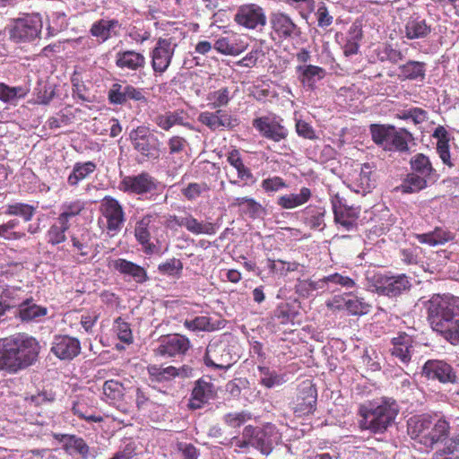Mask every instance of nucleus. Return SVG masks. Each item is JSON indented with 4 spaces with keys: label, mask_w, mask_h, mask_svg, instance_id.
<instances>
[{
    "label": "nucleus",
    "mask_w": 459,
    "mask_h": 459,
    "mask_svg": "<svg viewBox=\"0 0 459 459\" xmlns=\"http://www.w3.org/2000/svg\"><path fill=\"white\" fill-rule=\"evenodd\" d=\"M40 351L39 342L32 336L17 333L0 339V369L17 373L32 365Z\"/></svg>",
    "instance_id": "f257e3e1"
},
{
    "label": "nucleus",
    "mask_w": 459,
    "mask_h": 459,
    "mask_svg": "<svg viewBox=\"0 0 459 459\" xmlns=\"http://www.w3.org/2000/svg\"><path fill=\"white\" fill-rule=\"evenodd\" d=\"M428 314L434 331L451 344L459 343V298L433 296L429 301Z\"/></svg>",
    "instance_id": "f03ea898"
},
{
    "label": "nucleus",
    "mask_w": 459,
    "mask_h": 459,
    "mask_svg": "<svg viewBox=\"0 0 459 459\" xmlns=\"http://www.w3.org/2000/svg\"><path fill=\"white\" fill-rule=\"evenodd\" d=\"M398 412V405L392 399L360 405L359 427L375 434L384 433L393 424Z\"/></svg>",
    "instance_id": "7ed1b4c3"
},
{
    "label": "nucleus",
    "mask_w": 459,
    "mask_h": 459,
    "mask_svg": "<svg viewBox=\"0 0 459 459\" xmlns=\"http://www.w3.org/2000/svg\"><path fill=\"white\" fill-rule=\"evenodd\" d=\"M449 423L444 419L433 420L427 416L411 418L408 433L412 439L427 447L443 442L449 434Z\"/></svg>",
    "instance_id": "20e7f679"
},
{
    "label": "nucleus",
    "mask_w": 459,
    "mask_h": 459,
    "mask_svg": "<svg viewBox=\"0 0 459 459\" xmlns=\"http://www.w3.org/2000/svg\"><path fill=\"white\" fill-rule=\"evenodd\" d=\"M42 26V19L39 13H27L13 19L7 30L13 41L30 42L39 37Z\"/></svg>",
    "instance_id": "39448f33"
},
{
    "label": "nucleus",
    "mask_w": 459,
    "mask_h": 459,
    "mask_svg": "<svg viewBox=\"0 0 459 459\" xmlns=\"http://www.w3.org/2000/svg\"><path fill=\"white\" fill-rule=\"evenodd\" d=\"M245 436L251 439L252 447L266 456L273 452V448L281 440V433L272 424H266L262 428L247 425L245 427Z\"/></svg>",
    "instance_id": "423d86ee"
},
{
    "label": "nucleus",
    "mask_w": 459,
    "mask_h": 459,
    "mask_svg": "<svg viewBox=\"0 0 459 459\" xmlns=\"http://www.w3.org/2000/svg\"><path fill=\"white\" fill-rule=\"evenodd\" d=\"M130 140L134 149L149 160H157L160 155V142L148 126H140L132 130Z\"/></svg>",
    "instance_id": "0eeeda50"
},
{
    "label": "nucleus",
    "mask_w": 459,
    "mask_h": 459,
    "mask_svg": "<svg viewBox=\"0 0 459 459\" xmlns=\"http://www.w3.org/2000/svg\"><path fill=\"white\" fill-rule=\"evenodd\" d=\"M266 15L264 9L255 4L240 5L234 15V22L247 30H263L266 25Z\"/></svg>",
    "instance_id": "6e6552de"
},
{
    "label": "nucleus",
    "mask_w": 459,
    "mask_h": 459,
    "mask_svg": "<svg viewBox=\"0 0 459 459\" xmlns=\"http://www.w3.org/2000/svg\"><path fill=\"white\" fill-rule=\"evenodd\" d=\"M158 182L147 172L134 176H126L119 184V189L125 193L144 195L157 189Z\"/></svg>",
    "instance_id": "1a4fd4ad"
},
{
    "label": "nucleus",
    "mask_w": 459,
    "mask_h": 459,
    "mask_svg": "<svg viewBox=\"0 0 459 459\" xmlns=\"http://www.w3.org/2000/svg\"><path fill=\"white\" fill-rule=\"evenodd\" d=\"M100 210L106 220L108 230L113 234L118 232L125 222V212L119 202L111 196H105Z\"/></svg>",
    "instance_id": "9d476101"
},
{
    "label": "nucleus",
    "mask_w": 459,
    "mask_h": 459,
    "mask_svg": "<svg viewBox=\"0 0 459 459\" xmlns=\"http://www.w3.org/2000/svg\"><path fill=\"white\" fill-rule=\"evenodd\" d=\"M176 45L170 39H159L152 51V67L154 73L162 74L169 66Z\"/></svg>",
    "instance_id": "9b49d317"
},
{
    "label": "nucleus",
    "mask_w": 459,
    "mask_h": 459,
    "mask_svg": "<svg viewBox=\"0 0 459 459\" xmlns=\"http://www.w3.org/2000/svg\"><path fill=\"white\" fill-rule=\"evenodd\" d=\"M316 389L310 381H305L299 386V392L293 402V411L298 416L312 413L316 404Z\"/></svg>",
    "instance_id": "f8f14e48"
},
{
    "label": "nucleus",
    "mask_w": 459,
    "mask_h": 459,
    "mask_svg": "<svg viewBox=\"0 0 459 459\" xmlns=\"http://www.w3.org/2000/svg\"><path fill=\"white\" fill-rule=\"evenodd\" d=\"M422 375L428 379L437 380L440 383L454 384L457 376L453 368L444 360L429 359L422 367Z\"/></svg>",
    "instance_id": "ddd939ff"
},
{
    "label": "nucleus",
    "mask_w": 459,
    "mask_h": 459,
    "mask_svg": "<svg viewBox=\"0 0 459 459\" xmlns=\"http://www.w3.org/2000/svg\"><path fill=\"white\" fill-rule=\"evenodd\" d=\"M409 287L410 281L404 274L397 276L378 275L375 284L377 292L386 296H397Z\"/></svg>",
    "instance_id": "4468645a"
},
{
    "label": "nucleus",
    "mask_w": 459,
    "mask_h": 459,
    "mask_svg": "<svg viewBox=\"0 0 459 459\" xmlns=\"http://www.w3.org/2000/svg\"><path fill=\"white\" fill-rule=\"evenodd\" d=\"M51 351L60 359H73L81 351L78 339L68 335H57L52 342Z\"/></svg>",
    "instance_id": "2eb2a0df"
},
{
    "label": "nucleus",
    "mask_w": 459,
    "mask_h": 459,
    "mask_svg": "<svg viewBox=\"0 0 459 459\" xmlns=\"http://www.w3.org/2000/svg\"><path fill=\"white\" fill-rule=\"evenodd\" d=\"M253 126L264 137L274 142L284 140L288 135V130L283 126L267 117L255 119Z\"/></svg>",
    "instance_id": "dca6fc26"
},
{
    "label": "nucleus",
    "mask_w": 459,
    "mask_h": 459,
    "mask_svg": "<svg viewBox=\"0 0 459 459\" xmlns=\"http://www.w3.org/2000/svg\"><path fill=\"white\" fill-rule=\"evenodd\" d=\"M231 355L228 351L226 343L222 342H210L206 349V364L216 368H223L231 365Z\"/></svg>",
    "instance_id": "f3484780"
},
{
    "label": "nucleus",
    "mask_w": 459,
    "mask_h": 459,
    "mask_svg": "<svg viewBox=\"0 0 459 459\" xmlns=\"http://www.w3.org/2000/svg\"><path fill=\"white\" fill-rule=\"evenodd\" d=\"M198 121L212 131L220 128H232L236 126V119L221 109H216L214 112H201Z\"/></svg>",
    "instance_id": "a211bd4d"
},
{
    "label": "nucleus",
    "mask_w": 459,
    "mask_h": 459,
    "mask_svg": "<svg viewBox=\"0 0 459 459\" xmlns=\"http://www.w3.org/2000/svg\"><path fill=\"white\" fill-rule=\"evenodd\" d=\"M188 349L189 340L182 335L175 334L163 339L155 352L162 357H173L185 353Z\"/></svg>",
    "instance_id": "6ab92c4d"
},
{
    "label": "nucleus",
    "mask_w": 459,
    "mask_h": 459,
    "mask_svg": "<svg viewBox=\"0 0 459 459\" xmlns=\"http://www.w3.org/2000/svg\"><path fill=\"white\" fill-rule=\"evenodd\" d=\"M391 342L393 345L392 356L397 358L402 363L408 364L413 352L414 341L412 337L405 333H400L398 336L392 339Z\"/></svg>",
    "instance_id": "aec40b11"
},
{
    "label": "nucleus",
    "mask_w": 459,
    "mask_h": 459,
    "mask_svg": "<svg viewBox=\"0 0 459 459\" xmlns=\"http://www.w3.org/2000/svg\"><path fill=\"white\" fill-rule=\"evenodd\" d=\"M171 221L177 225L185 227L188 231L195 235H214L216 233L215 224L208 221H198L192 215L185 217L171 216Z\"/></svg>",
    "instance_id": "412c9836"
},
{
    "label": "nucleus",
    "mask_w": 459,
    "mask_h": 459,
    "mask_svg": "<svg viewBox=\"0 0 459 459\" xmlns=\"http://www.w3.org/2000/svg\"><path fill=\"white\" fill-rule=\"evenodd\" d=\"M374 170L372 166L365 163L361 166L358 174H355L351 181V188L361 195H365L375 186Z\"/></svg>",
    "instance_id": "4be33fe9"
},
{
    "label": "nucleus",
    "mask_w": 459,
    "mask_h": 459,
    "mask_svg": "<svg viewBox=\"0 0 459 459\" xmlns=\"http://www.w3.org/2000/svg\"><path fill=\"white\" fill-rule=\"evenodd\" d=\"M112 266L121 274L131 277L137 283H143L149 279L146 270L131 261L123 258L115 259L112 261Z\"/></svg>",
    "instance_id": "5701e85b"
},
{
    "label": "nucleus",
    "mask_w": 459,
    "mask_h": 459,
    "mask_svg": "<svg viewBox=\"0 0 459 459\" xmlns=\"http://www.w3.org/2000/svg\"><path fill=\"white\" fill-rule=\"evenodd\" d=\"M146 64L143 54L134 50L118 51L116 54V65L122 70L137 71Z\"/></svg>",
    "instance_id": "b1692460"
},
{
    "label": "nucleus",
    "mask_w": 459,
    "mask_h": 459,
    "mask_svg": "<svg viewBox=\"0 0 459 459\" xmlns=\"http://www.w3.org/2000/svg\"><path fill=\"white\" fill-rule=\"evenodd\" d=\"M333 213L334 221L342 226L345 230H350L356 225L359 212L354 207L334 204Z\"/></svg>",
    "instance_id": "393cba45"
},
{
    "label": "nucleus",
    "mask_w": 459,
    "mask_h": 459,
    "mask_svg": "<svg viewBox=\"0 0 459 459\" xmlns=\"http://www.w3.org/2000/svg\"><path fill=\"white\" fill-rule=\"evenodd\" d=\"M152 221V216L146 215L136 222L134 228V236L146 253H152L155 248V246L150 242L151 233L149 229Z\"/></svg>",
    "instance_id": "a878e982"
},
{
    "label": "nucleus",
    "mask_w": 459,
    "mask_h": 459,
    "mask_svg": "<svg viewBox=\"0 0 459 459\" xmlns=\"http://www.w3.org/2000/svg\"><path fill=\"white\" fill-rule=\"evenodd\" d=\"M54 437L64 443V448L69 453H77L86 458L89 453V446L82 437L74 435L54 434Z\"/></svg>",
    "instance_id": "bb28decb"
},
{
    "label": "nucleus",
    "mask_w": 459,
    "mask_h": 459,
    "mask_svg": "<svg viewBox=\"0 0 459 459\" xmlns=\"http://www.w3.org/2000/svg\"><path fill=\"white\" fill-rule=\"evenodd\" d=\"M47 313V307L37 305L32 299H27L19 305L17 316L22 322H29L45 316Z\"/></svg>",
    "instance_id": "cd10ccee"
},
{
    "label": "nucleus",
    "mask_w": 459,
    "mask_h": 459,
    "mask_svg": "<svg viewBox=\"0 0 459 459\" xmlns=\"http://www.w3.org/2000/svg\"><path fill=\"white\" fill-rule=\"evenodd\" d=\"M212 396V385L205 381L199 380L192 391L189 406L192 409H199Z\"/></svg>",
    "instance_id": "c85d7f7f"
},
{
    "label": "nucleus",
    "mask_w": 459,
    "mask_h": 459,
    "mask_svg": "<svg viewBox=\"0 0 459 459\" xmlns=\"http://www.w3.org/2000/svg\"><path fill=\"white\" fill-rule=\"evenodd\" d=\"M311 190L307 187H301L299 194H289L278 198L277 204L283 209L290 210L306 204L311 197Z\"/></svg>",
    "instance_id": "c756f323"
},
{
    "label": "nucleus",
    "mask_w": 459,
    "mask_h": 459,
    "mask_svg": "<svg viewBox=\"0 0 459 459\" xmlns=\"http://www.w3.org/2000/svg\"><path fill=\"white\" fill-rule=\"evenodd\" d=\"M404 31L409 39H423L430 34L431 27L423 19L411 18L405 24Z\"/></svg>",
    "instance_id": "7c9ffc66"
},
{
    "label": "nucleus",
    "mask_w": 459,
    "mask_h": 459,
    "mask_svg": "<svg viewBox=\"0 0 459 459\" xmlns=\"http://www.w3.org/2000/svg\"><path fill=\"white\" fill-rule=\"evenodd\" d=\"M227 160L237 170L238 178L245 181L246 185L254 184L256 181L251 170L244 165L238 151L233 150L229 152Z\"/></svg>",
    "instance_id": "2f4dec72"
},
{
    "label": "nucleus",
    "mask_w": 459,
    "mask_h": 459,
    "mask_svg": "<svg viewBox=\"0 0 459 459\" xmlns=\"http://www.w3.org/2000/svg\"><path fill=\"white\" fill-rule=\"evenodd\" d=\"M299 79L303 85L312 87L314 83L325 75V71L320 66L306 65L297 66Z\"/></svg>",
    "instance_id": "473e14b6"
},
{
    "label": "nucleus",
    "mask_w": 459,
    "mask_h": 459,
    "mask_svg": "<svg viewBox=\"0 0 459 459\" xmlns=\"http://www.w3.org/2000/svg\"><path fill=\"white\" fill-rule=\"evenodd\" d=\"M96 164L92 161L76 162L74 165L71 174L68 176V185L71 186H78L79 182L92 174L96 170Z\"/></svg>",
    "instance_id": "72a5a7b5"
},
{
    "label": "nucleus",
    "mask_w": 459,
    "mask_h": 459,
    "mask_svg": "<svg viewBox=\"0 0 459 459\" xmlns=\"http://www.w3.org/2000/svg\"><path fill=\"white\" fill-rule=\"evenodd\" d=\"M271 22L274 31L284 38L290 37L296 30V24L287 14L282 13H274Z\"/></svg>",
    "instance_id": "f704fd0d"
},
{
    "label": "nucleus",
    "mask_w": 459,
    "mask_h": 459,
    "mask_svg": "<svg viewBox=\"0 0 459 459\" xmlns=\"http://www.w3.org/2000/svg\"><path fill=\"white\" fill-rule=\"evenodd\" d=\"M417 239L422 244L429 246L444 245L445 243L452 240L454 236L451 232L436 228L433 231L417 235Z\"/></svg>",
    "instance_id": "c9c22d12"
},
{
    "label": "nucleus",
    "mask_w": 459,
    "mask_h": 459,
    "mask_svg": "<svg viewBox=\"0 0 459 459\" xmlns=\"http://www.w3.org/2000/svg\"><path fill=\"white\" fill-rule=\"evenodd\" d=\"M389 147L386 150L404 152L408 150V143L412 140V135L405 129L396 130L394 127L390 135Z\"/></svg>",
    "instance_id": "e433bc0d"
},
{
    "label": "nucleus",
    "mask_w": 459,
    "mask_h": 459,
    "mask_svg": "<svg viewBox=\"0 0 459 459\" xmlns=\"http://www.w3.org/2000/svg\"><path fill=\"white\" fill-rule=\"evenodd\" d=\"M28 92L29 90L24 87H10L4 82H0V100L3 102L15 104L18 100L24 98Z\"/></svg>",
    "instance_id": "4c0bfd02"
},
{
    "label": "nucleus",
    "mask_w": 459,
    "mask_h": 459,
    "mask_svg": "<svg viewBox=\"0 0 459 459\" xmlns=\"http://www.w3.org/2000/svg\"><path fill=\"white\" fill-rule=\"evenodd\" d=\"M117 25L115 20L101 19L95 22L91 28V34L98 38L101 42L108 40L111 37V30Z\"/></svg>",
    "instance_id": "58836bf2"
},
{
    "label": "nucleus",
    "mask_w": 459,
    "mask_h": 459,
    "mask_svg": "<svg viewBox=\"0 0 459 459\" xmlns=\"http://www.w3.org/2000/svg\"><path fill=\"white\" fill-rule=\"evenodd\" d=\"M430 178L420 174L411 173L407 176L404 182L398 187L403 193L418 192L427 186V181Z\"/></svg>",
    "instance_id": "ea45409f"
},
{
    "label": "nucleus",
    "mask_w": 459,
    "mask_h": 459,
    "mask_svg": "<svg viewBox=\"0 0 459 459\" xmlns=\"http://www.w3.org/2000/svg\"><path fill=\"white\" fill-rule=\"evenodd\" d=\"M410 163L413 173L431 178L434 169L427 156L422 153H417L411 157Z\"/></svg>",
    "instance_id": "a19ab883"
},
{
    "label": "nucleus",
    "mask_w": 459,
    "mask_h": 459,
    "mask_svg": "<svg viewBox=\"0 0 459 459\" xmlns=\"http://www.w3.org/2000/svg\"><path fill=\"white\" fill-rule=\"evenodd\" d=\"M230 90L228 88H221L217 91H210L206 96L208 106L213 109H220L226 107L231 100Z\"/></svg>",
    "instance_id": "79ce46f5"
},
{
    "label": "nucleus",
    "mask_w": 459,
    "mask_h": 459,
    "mask_svg": "<svg viewBox=\"0 0 459 459\" xmlns=\"http://www.w3.org/2000/svg\"><path fill=\"white\" fill-rule=\"evenodd\" d=\"M394 126L383 125H371L370 134L375 143L382 146L385 150L389 147L390 135Z\"/></svg>",
    "instance_id": "37998d69"
},
{
    "label": "nucleus",
    "mask_w": 459,
    "mask_h": 459,
    "mask_svg": "<svg viewBox=\"0 0 459 459\" xmlns=\"http://www.w3.org/2000/svg\"><path fill=\"white\" fill-rule=\"evenodd\" d=\"M400 75L404 79H423L425 76V64L418 61H409L399 67Z\"/></svg>",
    "instance_id": "c03bdc74"
},
{
    "label": "nucleus",
    "mask_w": 459,
    "mask_h": 459,
    "mask_svg": "<svg viewBox=\"0 0 459 459\" xmlns=\"http://www.w3.org/2000/svg\"><path fill=\"white\" fill-rule=\"evenodd\" d=\"M84 209V203L81 200L65 202L61 206V213L58 218L60 221L69 223V220L81 213Z\"/></svg>",
    "instance_id": "a18cd8bd"
},
{
    "label": "nucleus",
    "mask_w": 459,
    "mask_h": 459,
    "mask_svg": "<svg viewBox=\"0 0 459 459\" xmlns=\"http://www.w3.org/2000/svg\"><path fill=\"white\" fill-rule=\"evenodd\" d=\"M70 228V223L64 222L57 219L56 223L53 224L48 232V243L57 245L65 241V231Z\"/></svg>",
    "instance_id": "49530a36"
},
{
    "label": "nucleus",
    "mask_w": 459,
    "mask_h": 459,
    "mask_svg": "<svg viewBox=\"0 0 459 459\" xmlns=\"http://www.w3.org/2000/svg\"><path fill=\"white\" fill-rule=\"evenodd\" d=\"M184 117H182V113L178 111L168 112L155 117L156 125L166 131L169 130L175 125H182Z\"/></svg>",
    "instance_id": "de8ad7c7"
},
{
    "label": "nucleus",
    "mask_w": 459,
    "mask_h": 459,
    "mask_svg": "<svg viewBox=\"0 0 459 459\" xmlns=\"http://www.w3.org/2000/svg\"><path fill=\"white\" fill-rule=\"evenodd\" d=\"M129 84L127 83H114L108 90V100L112 104L123 105L127 101V92Z\"/></svg>",
    "instance_id": "09e8293b"
},
{
    "label": "nucleus",
    "mask_w": 459,
    "mask_h": 459,
    "mask_svg": "<svg viewBox=\"0 0 459 459\" xmlns=\"http://www.w3.org/2000/svg\"><path fill=\"white\" fill-rule=\"evenodd\" d=\"M125 387L117 380H107L103 385V394L111 402L120 401L124 396Z\"/></svg>",
    "instance_id": "8fccbe9b"
},
{
    "label": "nucleus",
    "mask_w": 459,
    "mask_h": 459,
    "mask_svg": "<svg viewBox=\"0 0 459 459\" xmlns=\"http://www.w3.org/2000/svg\"><path fill=\"white\" fill-rule=\"evenodd\" d=\"M258 368L261 373L260 382L265 387L273 388L281 385L284 382V379L281 376L276 374L275 372L270 371L268 368L259 367Z\"/></svg>",
    "instance_id": "3c124183"
},
{
    "label": "nucleus",
    "mask_w": 459,
    "mask_h": 459,
    "mask_svg": "<svg viewBox=\"0 0 459 459\" xmlns=\"http://www.w3.org/2000/svg\"><path fill=\"white\" fill-rule=\"evenodd\" d=\"M214 48L223 55L237 56L244 51L246 48L238 47L236 44L231 43L228 38H220L215 41Z\"/></svg>",
    "instance_id": "603ef678"
},
{
    "label": "nucleus",
    "mask_w": 459,
    "mask_h": 459,
    "mask_svg": "<svg viewBox=\"0 0 459 459\" xmlns=\"http://www.w3.org/2000/svg\"><path fill=\"white\" fill-rule=\"evenodd\" d=\"M252 415L247 411L230 412L224 415V422L230 428H238L251 420Z\"/></svg>",
    "instance_id": "864d4df0"
},
{
    "label": "nucleus",
    "mask_w": 459,
    "mask_h": 459,
    "mask_svg": "<svg viewBox=\"0 0 459 459\" xmlns=\"http://www.w3.org/2000/svg\"><path fill=\"white\" fill-rule=\"evenodd\" d=\"M113 327L120 341L125 343H131L133 342V334L130 325L121 317H118L115 320Z\"/></svg>",
    "instance_id": "5fc2aeb1"
},
{
    "label": "nucleus",
    "mask_w": 459,
    "mask_h": 459,
    "mask_svg": "<svg viewBox=\"0 0 459 459\" xmlns=\"http://www.w3.org/2000/svg\"><path fill=\"white\" fill-rule=\"evenodd\" d=\"M183 269V264L179 259L171 258L159 264L158 270L160 273L169 276H179Z\"/></svg>",
    "instance_id": "6e6d98bb"
},
{
    "label": "nucleus",
    "mask_w": 459,
    "mask_h": 459,
    "mask_svg": "<svg viewBox=\"0 0 459 459\" xmlns=\"http://www.w3.org/2000/svg\"><path fill=\"white\" fill-rule=\"evenodd\" d=\"M370 306L364 302L362 299L357 297L347 298L345 300V309L352 315H365L369 311Z\"/></svg>",
    "instance_id": "4d7b16f0"
},
{
    "label": "nucleus",
    "mask_w": 459,
    "mask_h": 459,
    "mask_svg": "<svg viewBox=\"0 0 459 459\" xmlns=\"http://www.w3.org/2000/svg\"><path fill=\"white\" fill-rule=\"evenodd\" d=\"M184 325L191 331H212L213 327L208 316H196L192 320H185Z\"/></svg>",
    "instance_id": "13d9d810"
},
{
    "label": "nucleus",
    "mask_w": 459,
    "mask_h": 459,
    "mask_svg": "<svg viewBox=\"0 0 459 459\" xmlns=\"http://www.w3.org/2000/svg\"><path fill=\"white\" fill-rule=\"evenodd\" d=\"M22 290L19 287L9 286L0 282V298L6 303L15 302L21 299Z\"/></svg>",
    "instance_id": "bf43d9fd"
},
{
    "label": "nucleus",
    "mask_w": 459,
    "mask_h": 459,
    "mask_svg": "<svg viewBox=\"0 0 459 459\" xmlns=\"http://www.w3.org/2000/svg\"><path fill=\"white\" fill-rule=\"evenodd\" d=\"M6 213L9 215L22 216L26 221H29L33 216L34 209L29 204H15L7 207Z\"/></svg>",
    "instance_id": "052dcab7"
},
{
    "label": "nucleus",
    "mask_w": 459,
    "mask_h": 459,
    "mask_svg": "<svg viewBox=\"0 0 459 459\" xmlns=\"http://www.w3.org/2000/svg\"><path fill=\"white\" fill-rule=\"evenodd\" d=\"M268 267L273 273H278L281 275L288 272H294L298 269L299 264L296 262H286L283 260H269Z\"/></svg>",
    "instance_id": "680f3d73"
},
{
    "label": "nucleus",
    "mask_w": 459,
    "mask_h": 459,
    "mask_svg": "<svg viewBox=\"0 0 459 459\" xmlns=\"http://www.w3.org/2000/svg\"><path fill=\"white\" fill-rule=\"evenodd\" d=\"M231 446L235 447V452L237 453H248L250 447H252L251 439L246 437L245 436V429L242 431V437H233L230 439L229 444Z\"/></svg>",
    "instance_id": "e2e57ef3"
},
{
    "label": "nucleus",
    "mask_w": 459,
    "mask_h": 459,
    "mask_svg": "<svg viewBox=\"0 0 459 459\" xmlns=\"http://www.w3.org/2000/svg\"><path fill=\"white\" fill-rule=\"evenodd\" d=\"M209 187L205 183H190L182 190V194L188 200H193L200 196L204 192L208 191Z\"/></svg>",
    "instance_id": "0e129e2a"
},
{
    "label": "nucleus",
    "mask_w": 459,
    "mask_h": 459,
    "mask_svg": "<svg viewBox=\"0 0 459 459\" xmlns=\"http://www.w3.org/2000/svg\"><path fill=\"white\" fill-rule=\"evenodd\" d=\"M286 186V183L280 177H273L262 181V187L265 192H276Z\"/></svg>",
    "instance_id": "69168bd1"
},
{
    "label": "nucleus",
    "mask_w": 459,
    "mask_h": 459,
    "mask_svg": "<svg viewBox=\"0 0 459 459\" xmlns=\"http://www.w3.org/2000/svg\"><path fill=\"white\" fill-rule=\"evenodd\" d=\"M437 152L444 164L447 165L450 168L454 166L453 162L451 161L447 139H443L442 141H437Z\"/></svg>",
    "instance_id": "338daca9"
},
{
    "label": "nucleus",
    "mask_w": 459,
    "mask_h": 459,
    "mask_svg": "<svg viewBox=\"0 0 459 459\" xmlns=\"http://www.w3.org/2000/svg\"><path fill=\"white\" fill-rule=\"evenodd\" d=\"M261 53L262 50L260 48L253 49L242 59L238 60L236 65L243 67H253L256 65Z\"/></svg>",
    "instance_id": "774afa93"
}]
</instances>
